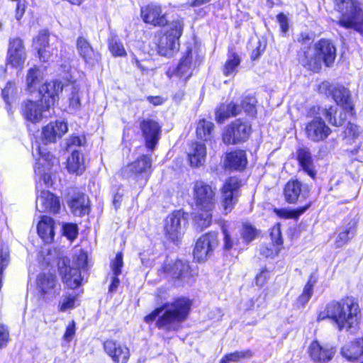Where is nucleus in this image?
<instances>
[{
	"mask_svg": "<svg viewBox=\"0 0 363 363\" xmlns=\"http://www.w3.org/2000/svg\"><path fill=\"white\" fill-rule=\"evenodd\" d=\"M151 167V158L147 155H143L137 161L134 162L125 170H130L135 174L146 172Z\"/></svg>",
	"mask_w": 363,
	"mask_h": 363,
	"instance_id": "42",
	"label": "nucleus"
},
{
	"mask_svg": "<svg viewBox=\"0 0 363 363\" xmlns=\"http://www.w3.org/2000/svg\"><path fill=\"white\" fill-rule=\"evenodd\" d=\"M67 130V123L62 121L51 122L43 128V140L45 143L55 142L57 138H61Z\"/></svg>",
	"mask_w": 363,
	"mask_h": 363,
	"instance_id": "27",
	"label": "nucleus"
},
{
	"mask_svg": "<svg viewBox=\"0 0 363 363\" xmlns=\"http://www.w3.org/2000/svg\"><path fill=\"white\" fill-rule=\"evenodd\" d=\"M335 347L328 345H320L318 341H313L309 346L308 352L311 359L316 363H327L335 354Z\"/></svg>",
	"mask_w": 363,
	"mask_h": 363,
	"instance_id": "21",
	"label": "nucleus"
},
{
	"mask_svg": "<svg viewBox=\"0 0 363 363\" xmlns=\"http://www.w3.org/2000/svg\"><path fill=\"white\" fill-rule=\"evenodd\" d=\"M310 299V297L301 294L296 300V304L298 306L303 307L309 301Z\"/></svg>",
	"mask_w": 363,
	"mask_h": 363,
	"instance_id": "63",
	"label": "nucleus"
},
{
	"mask_svg": "<svg viewBox=\"0 0 363 363\" xmlns=\"http://www.w3.org/2000/svg\"><path fill=\"white\" fill-rule=\"evenodd\" d=\"M67 168L69 172L77 174H81L84 172V159L78 151L73 150L71 156L68 157Z\"/></svg>",
	"mask_w": 363,
	"mask_h": 363,
	"instance_id": "38",
	"label": "nucleus"
},
{
	"mask_svg": "<svg viewBox=\"0 0 363 363\" xmlns=\"http://www.w3.org/2000/svg\"><path fill=\"white\" fill-rule=\"evenodd\" d=\"M316 282L317 277L315 276V274H311L308 280V282L306 283L303 288L302 294L311 298L313 294V286H315Z\"/></svg>",
	"mask_w": 363,
	"mask_h": 363,
	"instance_id": "55",
	"label": "nucleus"
},
{
	"mask_svg": "<svg viewBox=\"0 0 363 363\" xmlns=\"http://www.w3.org/2000/svg\"><path fill=\"white\" fill-rule=\"evenodd\" d=\"M306 138L314 143L324 141L331 133V129L320 117H314L305 126Z\"/></svg>",
	"mask_w": 363,
	"mask_h": 363,
	"instance_id": "13",
	"label": "nucleus"
},
{
	"mask_svg": "<svg viewBox=\"0 0 363 363\" xmlns=\"http://www.w3.org/2000/svg\"><path fill=\"white\" fill-rule=\"evenodd\" d=\"M256 102H257V101L255 97L247 96L242 101V104H241V106H240V107L241 110L244 109V111L247 113L252 116L256 113V111H255Z\"/></svg>",
	"mask_w": 363,
	"mask_h": 363,
	"instance_id": "48",
	"label": "nucleus"
},
{
	"mask_svg": "<svg viewBox=\"0 0 363 363\" xmlns=\"http://www.w3.org/2000/svg\"><path fill=\"white\" fill-rule=\"evenodd\" d=\"M335 113V109L333 107H330L328 109L324 110V115L325 118L328 120L329 123L335 126H340L343 124L345 118L342 117V113H340V118L337 120L335 117H333V114Z\"/></svg>",
	"mask_w": 363,
	"mask_h": 363,
	"instance_id": "52",
	"label": "nucleus"
},
{
	"mask_svg": "<svg viewBox=\"0 0 363 363\" xmlns=\"http://www.w3.org/2000/svg\"><path fill=\"white\" fill-rule=\"evenodd\" d=\"M9 262V255L6 250H1L0 252V276L4 269L7 267Z\"/></svg>",
	"mask_w": 363,
	"mask_h": 363,
	"instance_id": "58",
	"label": "nucleus"
},
{
	"mask_svg": "<svg viewBox=\"0 0 363 363\" xmlns=\"http://www.w3.org/2000/svg\"><path fill=\"white\" fill-rule=\"evenodd\" d=\"M37 286L43 295L54 296L59 293L60 288L57 286L56 277L50 273L39 274L37 279Z\"/></svg>",
	"mask_w": 363,
	"mask_h": 363,
	"instance_id": "26",
	"label": "nucleus"
},
{
	"mask_svg": "<svg viewBox=\"0 0 363 363\" xmlns=\"http://www.w3.org/2000/svg\"><path fill=\"white\" fill-rule=\"evenodd\" d=\"M75 333V324L74 322L72 321L71 323H69L66 328L65 333L64 335V338L67 341H70L74 335Z\"/></svg>",
	"mask_w": 363,
	"mask_h": 363,
	"instance_id": "60",
	"label": "nucleus"
},
{
	"mask_svg": "<svg viewBox=\"0 0 363 363\" xmlns=\"http://www.w3.org/2000/svg\"><path fill=\"white\" fill-rule=\"evenodd\" d=\"M196 65V55L191 48H189L174 69V74L186 82L191 77L193 70Z\"/></svg>",
	"mask_w": 363,
	"mask_h": 363,
	"instance_id": "17",
	"label": "nucleus"
},
{
	"mask_svg": "<svg viewBox=\"0 0 363 363\" xmlns=\"http://www.w3.org/2000/svg\"><path fill=\"white\" fill-rule=\"evenodd\" d=\"M48 33L42 30L33 40V47L38 51L40 60L47 62L51 56L56 53V48L48 43Z\"/></svg>",
	"mask_w": 363,
	"mask_h": 363,
	"instance_id": "24",
	"label": "nucleus"
},
{
	"mask_svg": "<svg viewBox=\"0 0 363 363\" xmlns=\"http://www.w3.org/2000/svg\"><path fill=\"white\" fill-rule=\"evenodd\" d=\"M140 126L145 139L147 147L152 150L160 139V126L157 122L152 119L143 120Z\"/></svg>",
	"mask_w": 363,
	"mask_h": 363,
	"instance_id": "23",
	"label": "nucleus"
},
{
	"mask_svg": "<svg viewBox=\"0 0 363 363\" xmlns=\"http://www.w3.org/2000/svg\"><path fill=\"white\" fill-rule=\"evenodd\" d=\"M54 220L52 218L43 216L39 221L37 230L39 236L45 242H50L53 240L55 231H54Z\"/></svg>",
	"mask_w": 363,
	"mask_h": 363,
	"instance_id": "32",
	"label": "nucleus"
},
{
	"mask_svg": "<svg viewBox=\"0 0 363 363\" xmlns=\"http://www.w3.org/2000/svg\"><path fill=\"white\" fill-rule=\"evenodd\" d=\"M77 296L74 293H69L63 295L59 302L58 308L61 312H65L75 307Z\"/></svg>",
	"mask_w": 363,
	"mask_h": 363,
	"instance_id": "45",
	"label": "nucleus"
},
{
	"mask_svg": "<svg viewBox=\"0 0 363 363\" xmlns=\"http://www.w3.org/2000/svg\"><path fill=\"white\" fill-rule=\"evenodd\" d=\"M296 158L301 168L312 179H315L317 172L315 169L310 150L306 147L298 148L296 152Z\"/></svg>",
	"mask_w": 363,
	"mask_h": 363,
	"instance_id": "29",
	"label": "nucleus"
},
{
	"mask_svg": "<svg viewBox=\"0 0 363 363\" xmlns=\"http://www.w3.org/2000/svg\"><path fill=\"white\" fill-rule=\"evenodd\" d=\"M63 234L69 240H74L78 234L77 226L75 224L67 223L63 225Z\"/></svg>",
	"mask_w": 363,
	"mask_h": 363,
	"instance_id": "53",
	"label": "nucleus"
},
{
	"mask_svg": "<svg viewBox=\"0 0 363 363\" xmlns=\"http://www.w3.org/2000/svg\"><path fill=\"white\" fill-rule=\"evenodd\" d=\"M211 211H204L203 213H199L195 218V223L197 228H200L201 230L208 228L212 220V216Z\"/></svg>",
	"mask_w": 363,
	"mask_h": 363,
	"instance_id": "47",
	"label": "nucleus"
},
{
	"mask_svg": "<svg viewBox=\"0 0 363 363\" xmlns=\"http://www.w3.org/2000/svg\"><path fill=\"white\" fill-rule=\"evenodd\" d=\"M241 181L235 177L226 179L221 188L220 203L225 213H230L238 203Z\"/></svg>",
	"mask_w": 363,
	"mask_h": 363,
	"instance_id": "9",
	"label": "nucleus"
},
{
	"mask_svg": "<svg viewBox=\"0 0 363 363\" xmlns=\"http://www.w3.org/2000/svg\"><path fill=\"white\" fill-rule=\"evenodd\" d=\"M43 73L39 68L36 67L30 68L26 77L27 90L30 92L33 91L43 79Z\"/></svg>",
	"mask_w": 363,
	"mask_h": 363,
	"instance_id": "39",
	"label": "nucleus"
},
{
	"mask_svg": "<svg viewBox=\"0 0 363 363\" xmlns=\"http://www.w3.org/2000/svg\"><path fill=\"white\" fill-rule=\"evenodd\" d=\"M69 206L75 216H82L89 213V200L84 194H78L72 197Z\"/></svg>",
	"mask_w": 363,
	"mask_h": 363,
	"instance_id": "37",
	"label": "nucleus"
},
{
	"mask_svg": "<svg viewBox=\"0 0 363 363\" xmlns=\"http://www.w3.org/2000/svg\"><path fill=\"white\" fill-rule=\"evenodd\" d=\"M184 22L182 18H176L170 22L166 31L159 37L157 45L159 55L171 57L179 49V39L183 33Z\"/></svg>",
	"mask_w": 363,
	"mask_h": 363,
	"instance_id": "4",
	"label": "nucleus"
},
{
	"mask_svg": "<svg viewBox=\"0 0 363 363\" xmlns=\"http://www.w3.org/2000/svg\"><path fill=\"white\" fill-rule=\"evenodd\" d=\"M16 90L15 84L13 82H8L6 86L2 90V96L6 104H9L10 95L13 96Z\"/></svg>",
	"mask_w": 363,
	"mask_h": 363,
	"instance_id": "56",
	"label": "nucleus"
},
{
	"mask_svg": "<svg viewBox=\"0 0 363 363\" xmlns=\"http://www.w3.org/2000/svg\"><path fill=\"white\" fill-rule=\"evenodd\" d=\"M67 87H69V91H71V96L69 98V110L70 111H75L79 109L81 106L79 96V89L77 86L74 85L67 86Z\"/></svg>",
	"mask_w": 363,
	"mask_h": 363,
	"instance_id": "46",
	"label": "nucleus"
},
{
	"mask_svg": "<svg viewBox=\"0 0 363 363\" xmlns=\"http://www.w3.org/2000/svg\"><path fill=\"white\" fill-rule=\"evenodd\" d=\"M277 21L280 25L281 30L283 33H286L289 30L288 18L286 16L282 13L277 16Z\"/></svg>",
	"mask_w": 363,
	"mask_h": 363,
	"instance_id": "59",
	"label": "nucleus"
},
{
	"mask_svg": "<svg viewBox=\"0 0 363 363\" xmlns=\"http://www.w3.org/2000/svg\"><path fill=\"white\" fill-rule=\"evenodd\" d=\"M191 303L186 298H178L164 303L144 318L146 323H151L157 318L156 327L165 332H176L182 328L189 316Z\"/></svg>",
	"mask_w": 363,
	"mask_h": 363,
	"instance_id": "2",
	"label": "nucleus"
},
{
	"mask_svg": "<svg viewBox=\"0 0 363 363\" xmlns=\"http://www.w3.org/2000/svg\"><path fill=\"white\" fill-rule=\"evenodd\" d=\"M310 299V297L301 294L296 300V304L298 306L303 307L309 301Z\"/></svg>",
	"mask_w": 363,
	"mask_h": 363,
	"instance_id": "64",
	"label": "nucleus"
},
{
	"mask_svg": "<svg viewBox=\"0 0 363 363\" xmlns=\"http://www.w3.org/2000/svg\"><path fill=\"white\" fill-rule=\"evenodd\" d=\"M49 111L44 104L40 101L34 102L27 101L22 104V113L24 118L32 123H38L43 117H46V112Z\"/></svg>",
	"mask_w": 363,
	"mask_h": 363,
	"instance_id": "22",
	"label": "nucleus"
},
{
	"mask_svg": "<svg viewBox=\"0 0 363 363\" xmlns=\"http://www.w3.org/2000/svg\"><path fill=\"white\" fill-rule=\"evenodd\" d=\"M240 63L239 56L233 52H229L228 60L225 63L223 73L225 76H230L236 72L237 67Z\"/></svg>",
	"mask_w": 363,
	"mask_h": 363,
	"instance_id": "44",
	"label": "nucleus"
},
{
	"mask_svg": "<svg viewBox=\"0 0 363 363\" xmlns=\"http://www.w3.org/2000/svg\"><path fill=\"white\" fill-rule=\"evenodd\" d=\"M36 209L40 213L59 211L60 203L58 198L47 190H40L36 199Z\"/></svg>",
	"mask_w": 363,
	"mask_h": 363,
	"instance_id": "20",
	"label": "nucleus"
},
{
	"mask_svg": "<svg viewBox=\"0 0 363 363\" xmlns=\"http://www.w3.org/2000/svg\"><path fill=\"white\" fill-rule=\"evenodd\" d=\"M309 206H306L304 207L300 208L297 209L295 212H291L286 209H276L275 212L277 216H279L281 218H294L300 216L301 214L303 213Z\"/></svg>",
	"mask_w": 363,
	"mask_h": 363,
	"instance_id": "51",
	"label": "nucleus"
},
{
	"mask_svg": "<svg viewBox=\"0 0 363 363\" xmlns=\"http://www.w3.org/2000/svg\"><path fill=\"white\" fill-rule=\"evenodd\" d=\"M40 157L35 166V173L39 177V179L36 182L35 189L37 193L42 190L43 184L49 186L51 183V177L48 172L51 166H52L57 159L50 152H43L40 148H38Z\"/></svg>",
	"mask_w": 363,
	"mask_h": 363,
	"instance_id": "10",
	"label": "nucleus"
},
{
	"mask_svg": "<svg viewBox=\"0 0 363 363\" xmlns=\"http://www.w3.org/2000/svg\"><path fill=\"white\" fill-rule=\"evenodd\" d=\"M140 16L145 23L162 27L167 24L166 13L160 5L150 3L140 9Z\"/></svg>",
	"mask_w": 363,
	"mask_h": 363,
	"instance_id": "14",
	"label": "nucleus"
},
{
	"mask_svg": "<svg viewBox=\"0 0 363 363\" xmlns=\"http://www.w3.org/2000/svg\"><path fill=\"white\" fill-rule=\"evenodd\" d=\"M252 357V352L250 350L235 351L232 353L225 354L220 361V363H239L245 359H250Z\"/></svg>",
	"mask_w": 363,
	"mask_h": 363,
	"instance_id": "41",
	"label": "nucleus"
},
{
	"mask_svg": "<svg viewBox=\"0 0 363 363\" xmlns=\"http://www.w3.org/2000/svg\"><path fill=\"white\" fill-rule=\"evenodd\" d=\"M188 155L192 167H197L203 165L206 157V145L200 143H193Z\"/></svg>",
	"mask_w": 363,
	"mask_h": 363,
	"instance_id": "33",
	"label": "nucleus"
},
{
	"mask_svg": "<svg viewBox=\"0 0 363 363\" xmlns=\"http://www.w3.org/2000/svg\"><path fill=\"white\" fill-rule=\"evenodd\" d=\"M342 355L349 361L357 360L363 355V337L345 344L341 350Z\"/></svg>",
	"mask_w": 363,
	"mask_h": 363,
	"instance_id": "31",
	"label": "nucleus"
},
{
	"mask_svg": "<svg viewBox=\"0 0 363 363\" xmlns=\"http://www.w3.org/2000/svg\"><path fill=\"white\" fill-rule=\"evenodd\" d=\"M301 45L298 52L299 63L314 72H318L323 65L332 67L336 58V48L333 43L321 38L313 46V39L306 33H301L297 39Z\"/></svg>",
	"mask_w": 363,
	"mask_h": 363,
	"instance_id": "1",
	"label": "nucleus"
},
{
	"mask_svg": "<svg viewBox=\"0 0 363 363\" xmlns=\"http://www.w3.org/2000/svg\"><path fill=\"white\" fill-rule=\"evenodd\" d=\"M69 262L67 257L61 258L58 268L64 283L70 289H76L80 286L82 278L79 269L70 267Z\"/></svg>",
	"mask_w": 363,
	"mask_h": 363,
	"instance_id": "15",
	"label": "nucleus"
},
{
	"mask_svg": "<svg viewBox=\"0 0 363 363\" xmlns=\"http://www.w3.org/2000/svg\"><path fill=\"white\" fill-rule=\"evenodd\" d=\"M218 245L217 233L211 232L201 236L196 241L194 257L199 262L207 260Z\"/></svg>",
	"mask_w": 363,
	"mask_h": 363,
	"instance_id": "11",
	"label": "nucleus"
},
{
	"mask_svg": "<svg viewBox=\"0 0 363 363\" xmlns=\"http://www.w3.org/2000/svg\"><path fill=\"white\" fill-rule=\"evenodd\" d=\"M108 49L114 57L126 55L123 45L116 34L112 33L108 38Z\"/></svg>",
	"mask_w": 363,
	"mask_h": 363,
	"instance_id": "43",
	"label": "nucleus"
},
{
	"mask_svg": "<svg viewBox=\"0 0 363 363\" xmlns=\"http://www.w3.org/2000/svg\"><path fill=\"white\" fill-rule=\"evenodd\" d=\"M26 60V51L22 40L16 38L9 42L8 50V64L13 67L21 66Z\"/></svg>",
	"mask_w": 363,
	"mask_h": 363,
	"instance_id": "25",
	"label": "nucleus"
},
{
	"mask_svg": "<svg viewBox=\"0 0 363 363\" xmlns=\"http://www.w3.org/2000/svg\"><path fill=\"white\" fill-rule=\"evenodd\" d=\"M104 349L114 363H127L129 359V349L115 340H106L104 342Z\"/></svg>",
	"mask_w": 363,
	"mask_h": 363,
	"instance_id": "19",
	"label": "nucleus"
},
{
	"mask_svg": "<svg viewBox=\"0 0 363 363\" xmlns=\"http://www.w3.org/2000/svg\"><path fill=\"white\" fill-rule=\"evenodd\" d=\"M186 220L184 218V213L180 211H174L165 219L164 233L172 241H178L183 235Z\"/></svg>",
	"mask_w": 363,
	"mask_h": 363,
	"instance_id": "12",
	"label": "nucleus"
},
{
	"mask_svg": "<svg viewBox=\"0 0 363 363\" xmlns=\"http://www.w3.org/2000/svg\"><path fill=\"white\" fill-rule=\"evenodd\" d=\"M251 125L246 121L237 119L228 125L223 133L222 140L225 145L245 142L251 133Z\"/></svg>",
	"mask_w": 363,
	"mask_h": 363,
	"instance_id": "7",
	"label": "nucleus"
},
{
	"mask_svg": "<svg viewBox=\"0 0 363 363\" xmlns=\"http://www.w3.org/2000/svg\"><path fill=\"white\" fill-rule=\"evenodd\" d=\"M223 247L225 250H230L238 245L239 240L237 238H233L228 230L223 228Z\"/></svg>",
	"mask_w": 363,
	"mask_h": 363,
	"instance_id": "50",
	"label": "nucleus"
},
{
	"mask_svg": "<svg viewBox=\"0 0 363 363\" xmlns=\"http://www.w3.org/2000/svg\"><path fill=\"white\" fill-rule=\"evenodd\" d=\"M357 221L352 218L342 227V230L338 233L335 239V245L337 247H341L346 245L350 240L354 238L356 234Z\"/></svg>",
	"mask_w": 363,
	"mask_h": 363,
	"instance_id": "34",
	"label": "nucleus"
},
{
	"mask_svg": "<svg viewBox=\"0 0 363 363\" xmlns=\"http://www.w3.org/2000/svg\"><path fill=\"white\" fill-rule=\"evenodd\" d=\"M257 230L251 224L245 223L243 225L242 236L245 242H250L257 235Z\"/></svg>",
	"mask_w": 363,
	"mask_h": 363,
	"instance_id": "49",
	"label": "nucleus"
},
{
	"mask_svg": "<svg viewBox=\"0 0 363 363\" xmlns=\"http://www.w3.org/2000/svg\"><path fill=\"white\" fill-rule=\"evenodd\" d=\"M9 340V332L8 328L0 324V348L5 347Z\"/></svg>",
	"mask_w": 363,
	"mask_h": 363,
	"instance_id": "57",
	"label": "nucleus"
},
{
	"mask_svg": "<svg viewBox=\"0 0 363 363\" xmlns=\"http://www.w3.org/2000/svg\"><path fill=\"white\" fill-rule=\"evenodd\" d=\"M241 112L240 106L230 102L221 104L216 112V120L222 123L230 117L236 116Z\"/></svg>",
	"mask_w": 363,
	"mask_h": 363,
	"instance_id": "36",
	"label": "nucleus"
},
{
	"mask_svg": "<svg viewBox=\"0 0 363 363\" xmlns=\"http://www.w3.org/2000/svg\"><path fill=\"white\" fill-rule=\"evenodd\" d=\"M342 16L338 24L345 28H353L363 35V11L357 0H335Z\"/></svg>",
	"mask_w": 363,
	"mask_h": 363,
	"instance_id": "5",
	"label": "nucleus"
},
{
	"mask_svg": "<svg viewBox=\"0 0 363 363\" xmlns=\"http://www.w3.org/2000/svg\"><path fill=\"white\" fill-rule=\"evenodd\" d=\"M310 189L307 184L298 180L289 181L284 189V196L286 202L294 203L301 199H305L309 194Z\"/></svg>",
	"mask_w": 363,
	"mask_h": 363,
	"instance_id": "16",
	"label": "nucleus"
},
{
	"mask_svg": "<svg viewBox=\"0 0 363 363\" xmlns=\"http://www.w3.org/2000/svg\"><path fill=\"white\" fill-rule=\"evenodd\" d=\"M246 153L244 150H238L228 153L224 160L225 168L238 170L243 169L247 164Z\"/></svg>",
	"mask_w": 363,
	"mask_h": 363,
	"instance_id": "30",
	"label": "nucleus"
},
{
	"mask_svg": "<svg viewBox=\"0 0 363 363\" xmlns=\"http://www.w3.org/2000/svg\"><path fill=\"white\" fill-rule=\"evenodd\" d=\"M214 124L205 119L200 120L196 126L197 137L203 140H208L212 137Z\"/></svg>",
	"mask_w": 363,
	"mask_h": 363,
	"instance_id": "40",
	"label": "nucleus"
},
{
	"mask_svg": "<svg viewBox=\"0 0 363 363\" xmlns=\"http://www.w3.org/2000/svg\"><path fill=\"white\" fill-rule=\"evenodd\" d=\"M168 273L172 278L183 281H186L193 276L189 263L182 260H177L173 266L168 269Z\"/></svg>",
	"mask_w": 363,
	"mask_h": 363,
	"instance_id": "35",
	"label": "nucleus"
},
{
	"mask_svg": "<svg viewBox=\"0 0 363 363\" xmlns=\"http://www.w3.org/2000/svg\"><path fill=\"white\" fill-rule=\"evenodd\" d=\"M63 85L57 80L45 82L39 88L40 102L50 108L58 100L59 94L63 90Z\"/></svg>",
	"mask_w": 363,
	"mask_h": 363,
	"instance_id": "18",
	"label": "nucleus"
},
{
	"mask_svg": "<svg viewBox=\"0 0 363 363\" xmlns=\"http://www.w3.org/2000/svg\"><path fill=\"white\" fill-rule=\"evenodd\" d=\"M320 93L331 95L334 101L348 113L354 114V105L348 89L339 84L323 82L319 85Z\"/></svg>",
	"mask_w": 363,
	"mask_h": 363,
	"instance_id": "6",
	"label": "nucleus"
},
{
	"mask_svg": "<svg viewBox=\"0 0 363 363\" xmlns=\"http://www.w3.org/2000/svg\"><path fill=\"white\" fill-rule=\"evenodd\" d=\"M345 132L349 135L355 136L358 134L359 132L358 127L353 123H349L346 128Z\"/></svg>",
	"mask_w": 363,
	"mask_h": 363,
	"instance_id": "62",
	"label": "nucleus"
},
{
	"mask_svg": "<svg viewBox=\"0 0 363 363\" xmlns=\"http://www.w3.org/2000/svg\"><path fill=\"white\" fill-rule=\"evenodd\" d=\"M331 319L339 330H356L361 318L360 308L357 301L352 296H347L339 301H333L321 311L318 320Z\"/></svg>",
	"mask_w": 363,
	"mask_h": 363,
	"instance_id": "3",
	"label": "nucleus"
},
{
	"mask_svg": "<svg viewBox=\"0 0 363 363\" xmlns=\"http://www.w3.org/2000/svg\"><path fill=\"white\" fill-rule=\"evenodd\" d=\"M123 265V255L121 252H118L111 263V269L113 275L118 276L121 274V268Z\"/></svg>",
	"mask_w": 363,
	"mask_h": 363,
	"instance_id": "54",
	"label": "nucleus"
},
{
	"mask_svg": "<svg viewBox=\"0 0 363 363\" xmlns=\"http://www.w3.org/2000/svg\"><path fill=\"white\" fill-rule=\"evenodd\" d=\"M216 187L203 181H196L194 186L196 206L201 211H211L216 204Z\"/></svg>",
	"mask_w": 363,
	"mask_h": 363,
	"instance_id": "8",
	"label": "nucleus"
},
{
	"mask_svg": "<svg viewBox=\"0 0 363 363\" xmlns=\"http://www.w3.org/2000/svg\"><path fill=\"white\" fill-rule=\"evenodd\" d=\"M26 6L21 1H18L16 6L15 17L17 21H20L24 15Z\"/></svg>",
	"mask_w": 363,
	"mask_h": 363,
	"instance_id": "61",
	"label": "nucleus"
},
{
	"mask_svg": "<svg viewBox=\"0 0 363 363\" xmlns=\"http://www.w3.org/2000/svg\"><path fill=\"white\" fill-rule=\"evenodd\" d=\"M77 48L79 55L84 59L86 63L94 65L100 59L99 54L94 51L89 43L82 37L77 40Z\"/></svg>",
	"mask_w": 363,
	"mask_h": 363,
	"instance_id": "28",
	"label": "nucleus"
}]
</instances>
